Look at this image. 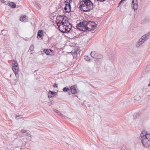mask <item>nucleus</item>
<instances>
[{"instance_id":"obj_13","label":"nucleus","mask_w":150,"mask_h":150,"mask_svg":"<svg viewBox=\"0 0 150 150\" xmlns=\"http://www.w3.org/2000/svg\"><path fill=\"white\" fill-rule=\"evenodd\" d=\"M67 22H68V21H67L66 20V18H65L64 21H62V22L61 23H62L61 24V25H60V26L59 27V30H61V29L62 28V26H65L67 25Z\"/></svg>"},{"instance_id":"obj_29","label":"nucleus","mask_w":150,"mask_h":150,"mask_svg":"<svg viewBox=\"0 0 150 150\" xmlns=\"http://www.w3.org/2000/svg\"><path fill=\"white\" fill-rule=\"evenodd\" d=\"M64 2L65 4H69L71 3L72 2L71 0H64Z\"/></svg>"},{"instance_id":"obj_5","label":"nucleus","mask_w":150,"mask_h":150,"mask_svg":"<svg viewBox=\"0 0 150 150\" xmlns=\"http://www.w3.org/2000/svg\"><path fill=\"white\" fill-rule=\"evenodd\" d=\"M64 19L65 18L62 16L57 17L56 19V22L57 23V25L59 27V28L62 23H61L62 22V21H64Z\"/></svg>"},{"instance_id":"obj_46","label":"nucleus","mask_w":150,"mask_h":150,"mask_svg":"<svg viewBox=\"0 0 150 150\" xmlns=\"http://www.w3.org/2000/svg\"><path fill=\"white\" fill-rule=\"evenodd\" d=\"M1 2H2V1H4V0H1Z\"/></svg>"},{"instance_id":"obj_18","label":"nucleus","mask_w":150,"mask_h":150,"mask_svg":"<svg viewBox=\"0 0 150 150\" xmlns=\"http://www.w3.org/2000/svg\"><path fill=\"white\" fill-rule=\"evenodd\" d=\"M55 92H54L50 91L48 93V96L49 98L54 97V94Z\"/></svg>"},{"instance_id":"obj_44","label":"nucleus","mask_w":150,"mask_h":150,"mask_svg":"<svg viewBox=\"0 0 150 150\" xmlns=\"http://www.w3.org/2000/svg\"><path fill=\"white\" fill-rule=\"evenodd\" d=\"M19 116V115H16V119H17V117H18Z\"/></svg>"},{"instance_id":"obj_43","label":"nucleus","mask_w":150,"mask_h":150,"mask_svg":"<svg viewBox=\"0 0 150 150\" xmlns=\"http://www.w3.org/2000/svg\"><path fill=\"white\" fill-rule=\"evenodd\" d=\"M72 40V39L71 38H69V42H70V41H71L70 40Z\"/></svg>"},{"instance_id":"obj_32","label":"nucleus","mask_w":150,"mask_h":150,"mask_svg":"<svg viewBox=\"0 0 150 150\" xmlns=\"http://www.w3.org/2000/svg\"><path fill=\"white\" fill-rule=\"evenodd\" d=\"M140 99L139 95H136L134 97V99L135 100H139Z\"/></svg>"},{"instance_id":"obj_23","label":"nucleus","mask_w":150,"mask_h":150,"mask_svg":"<svg viewBox=\"0 0 150 150\" xmlns=\"http://www.w3.org/2000/svg\"><path fill=\"white\" fill-rule=\"evenodd\" d=\"M144 91L143 88L139 89L138 91V92L140 95H142L144 93Z\"/></svg>"},{"instance_id":"obj_3","label":"nucleus","mask_w":150,"mask_h":150,"mask_svg":"<svg viewBox=\"0 0 150 150\" xmlns=\"http://www.w3.org/2000/svg\"><path fill=\"white\" fill-rule=\"evenodd\" d=\"M12 69L16 77H19V74L18 72L19 70V67L17 62H15L13 65L12 67Z\"/></svg>"},{"instance_id":"obj_22","label":"nucleus","mask_w":150,"mask_h":150,"mask_svg":"<svg viewBox=\"0 0 150 150\" xmlns=\"http://www.w3.org/2000/svg\"><path fill=\"white\" fill-rule=\"evenodd\" d=\"M51 51V50H48V49H45L44 50V52L47 55H50V51Z\"/></svg>"},{"instance_id":"obj_33","label":"nucleus","mask_w":150,"mask_h":150,"mask_svg":"<svg viewBox=\"0 0 150 150\" xmlns=\"http://www.w3.org/2000/svg\"><path fill=\"white\" fill-rule=\"evenodd\" d=\"M63 90L64 92L68 91L69 90H70V89L67 88L65 87L63 88Z\"/></svg>"},{"instance_id":"obj_42","label":"nucleus","mask_w":150,"mask_h":150,"mask_svg":"<svg viewBox=\"0 0 150 150\" xmlns=\"http://www.w3.org/2000/svg\"><path fill=\"white\" fill-rule=\"evenodd\" d=\"M23 117V115H19V119L20 118H22Z\"/></svg>"},{"instance_id":"obj_9","label":"nucleus","mask_w":150,"mask_h":150,"mask_svg":"<svg viewBox=\"0 0 150 150\" xmlns=\"http://www.w3.org/2000/svg\"><path fill=\"white\" fill-rule=\"evenodd\" d=\"M71 27H72L71 24L69 23V25H67L65 26V27H64L65 30H60V31L63 33H64V32L67 33V32H68L70 30L71 28Z\"/></svg>"},{"instance_id":"obj_6","label":"nucleus","mask_w":150,"mask_h":150,"mask_svg":"<svg viewBox=\"0 0 150 150\" xmlns=\"http://www.w3.org/2000/svg\"><path fill=\"white\" fill-rule=\"evenodd\" d=\"M148 38H140L139 40L136 44V46L137 47H139L142 45L144 42L147 40Z\"/></svg>"},{"instance_id":"obj_12","label":"nucleus","mask_w":150,"mask_h":150,"mask_svg":"<svg viewBox=\"0 0 150 150\" xmlns=\"http://www.w3.org/2000/svg\"><path fill=\"white\" fill-rule=\"evenodd\" d=\"M28 17L25 15L21 16L20 18V20L23 22H26L28 21Z\"/></svg>"},{"instance_id":"obj_4","label":"nucleus","mask_w":150,"mask_h":150,"mask_svg":"<svg viewBox=\"0 0 150 150\" xmlns=\"http://www.w3.org/2000/svg\"><path fill=\"white\" fill-rule=\"evenodd\" d=\"M88 23H89L88 24V31H93L96 28V25H94L95 23L93 21H89L88 22Z\"/></svg>"},{"instance_id":"obj_24","label":"nucleus","mask_w":150,"mask_h":150,"mask_svg":"<svg viewBox=\"0 0 150 150\" xmlns=\"http://www.w3.org/2000/svg\"><path fill=\"white\" fill-rule=\"evenodd\" d=\"M140 114L139 113H138L135 114H134L133 115L134 120L136 119L137 118H138L140 116Z\"/></svg>"},{"instance_id":"obj_19","label":"nucleus","mask_w":150,"mask_h":150,"mask_svg":"<svg viewBox=\"0 0 150 150\" xmlns=\"http://www.w3.org/2000/svg\"><path fill=\"white\" fill-rule=\"evenodd\" d=\"M8 4L9 6L11 7L14 8L16 7V4H15L14 2H9L8 3Z\"/></svg>"},{"instance_id":"obj_14","label":"nucleus","mask_w":150,"mask_h":150,"mask_svg":"<svg viewBox=\"0 0 150 150\" xmlns=\"http://www.w3.org/2000/svg\"><path fill=\"white\" fill-rule=\"evenodd\" d=\"M98 54L97 52L95 51H93L91 52V56L94 58H98Z\"/></svg>"},{"instance_id":"obj_34","label":"nucleus","mask_w":150,"mask_h":150,"mask_svg":"<svg viewBox=\"0 0 150 150\" xmlns=\"http://www.w3.org/2000/svg\"><path fill=\"white\" fill-rule=\"evenodd\" d=\"M71 46H74L75 45V44L74 43H69Z\"/></svg>"},{"instance_id":"obj_21","label":"nucleus","mask_w":150,"mask_h":150,"mask_svg":"<svg viewBox=\"0 0 150 150\" xmlns=\"http://www.w3.org/2000/svg\"><path fill=\"white\" fill-rule=\"evenodd\" d=\"M116 57V55L115 54H112L111 57L109 58L111 62H113L115 59Z\"/></svg>"},{"instance_id":"obj_25","label":"nucleus","mask_w":150,"mask_h":150,"mask_svg":"<svg viewBox=\"0 0 150 150\" xmlns=\"http://www.w3.org/2000/svg\"><path fill=\"white\" fill-rule=\"evenodd\" d=\"M75 50L74 51V52L72 53V55L74 57H75V55H74V54H76V55L77 56V54L79 52V50L78 48H76V50L75 49Z\"/></svg>"},{"instance_id":"obj_10","label":"nucleus","mask_w":150,"mask_h":150,"mask_svg":"<svg viewBox=\"0 0 150 150\" xmlns=\"http://www.w3.org/2000/svg\"><path fill=\"white\" fill-rule=\"evenodd\" d=\"M132 3L133 5V8L135 11L137 8L138 0H132Z\"/></svg>"},{"instance_id":"obj_11","label":"nucleus","mask_w":150,"mask_h":150,"mask_svg":"<svg viewBox=\"0 0 150 150\" xmlns=\"http://www.w3.org/2000/svg\"><path fill=\"white\" fill-rule=\"evenodd\" d=\"M64 9L66 12L69 13L71 11V5L69 4H65Z\"/></svg>"},{"instance_id":"obj_27","label":"nucleus","mask_w":150,"mask_h":150,"mask_svg":"<svg viewBox=\"0 0 150 150\" xmlns=\"http://www.w3.org/2000/svg\"><path fill=\"white\" fill-rule=\"evenodd\" d=\"M6 50L5 49L3 48H1L0 49V53H6Z\"/></svg>"},{"instance_id":"obj_17","label":"nucleus","mask_w":150,"mask_h":150,"mask_svg":"<svg viewBox=\"0 0 150 150\" xmlns=\"http://www.w3.org/2000/svg\"><path fill=\"white\" fill-rule=\"evenodd\" d=\"M88 23L87 24L84 25H83L82 26V31H86L87 30H88ZM84 25V24H83Z\"/></svg>"},{"instance_id":"obj_1","label":"nucleus","mask_w":150,"mask_h":150,"mask_svg":"<svg viewBox=\"0 0 150 150\" xmlns=\"http://www.w3.org/2000/svg\"><path fill=\"white\" fill-rule=\"evenodd\" d=\"M140 137L142 143L145 147L150 146V134L144 131L141 134Z\"/></svg>"},{"instance_id":"obj_41","label":"nucleus","mask_w":150,"mask_h":150,"mask_svg":"<svg viewBox=\"0 0 150 150\" xmlns=\"http://www.w3.org/2000/svg\"><path fill=\"white\" fill-rule=\"evenodd\" d=\"M125 1V0H121L120 2V3H122L124 1Z\"/></svg>"},{"instance_id":"obj_35","label":"nucleus","mask_w":150,"mask_h":150,"mask_svg":"<svg viewBox=\"0 0 150 150\" xmlns=\"http://www.w3.org/2000/svg\"><path fill=\"white\" fill-rule=\"evenodd\" d=\"M34 47L33 46H31L30 48V50L31 51L33 50L34 49Z\"/></svg>"},{"instance_id":"obj_26","label":"nucleus","mask_w":150,"mask_h":150,"mask_svg":"<svg viewBox=\"0 0 150 150\" xmlns=\"http://www.w3.org/2000/svg\"><path fill=\"white\" fill-rule=\"evenodd\" d=\"M150 37V31L148 32L146 34H145L143 35L141 38H149Z\"/></svg>"},{"instance_id":"obj_39","label":"nucleus","mask_w":150,"mask_h":150,"mask_svg":"<svg viewBox=\"0 0 150 150\" xmlns=\"http://www.w3.org/2000/svg\"><path fill=\"white\" fill-rule=\"evenodd\" d=\"M65 26H62V28L61 29V30H64L65 28H64Z\"/></svg>"},{"instance_id":"obj_7","label":"nucleus","mask_w":150,"mask_h":150,"mask_svg":"<svg viewBox=\"0 0 150 150\" xmlns=\"http://www.w3.org/2000/svg\"><path fill=\"white\" fill-rule=\"evenodd\" d=\"M38 36L40 38H43L44 37L46 38L48 37V35L44 31L40 30H39L38 33Z\"/></svg>"},{"instance_id":"obj_37","label":"nucleus","mask_w":150,"mask_h":150,"mask_svg":"<svg viewBox=\"0 0 150 150\" xmlns=\"http://www.w3.org/2000/svg\"><path fill=\"white\" fill-rule=\"evenodd\" d=\"M58 86V85L57 83H55L53 85V87L54 88H57Z\"/></svg>"},{"instance_id":"obj_36","label":"nucleus","mask_w":150,"mask_h":150,"mask_svg":"<svg viewBox=\"0 0 150 150\" xmlns=\"http://www.w3.org/2000/svg\"><path fill=\"white\" fill-rule=\"evenodd\" d=\"M53 111L55 112H56V113H58V112H59V111L58 110H57V109H53Z\"/></svg>"},{"instance_id":"obj_38","label":"nucleus","mask_w":150,"mask_h":150,"mask_svg":"<svg viewBox=\"0 0 150 150\" xmlns=\"http://www.w3.org/2000/svg\"><path fill=\"white\" fill-rule=\"evenodd\" d=\"M98 58H97V59H99L101 58L102 57V56L101 55H98Z\"/></svg>"},{"instance_id":"obj_30","label":"nucleus","mask_w":150,"mask_h":150,"mask_svg":"<svg viewBox=\"0 0 150 150\" xmlns=\"http://www.w3.org/2000/svg\"><path fill=\"white\" fill-rule=\"evenodd\" d=\"M85 59L87 61H90V59L89 58V57L88 56H85Z\"/></svg>"},{"instance_id":"obj_28","label":"nucleus","mask_w":150,"mask_h":150,"mask_svg":"<svg viewBox=\"0 0 150 150\" xmlns=\"http://www.w3.org/2000/svg\"><path fill=\"white\" fill-rule=\"evenodd\" d=\"M26 136L28 137V139L29 140H30L31 139V135L28 132H26Z\"/></svg>"},{"instance_id":"obj_8","label":"nucleus","mask_w":150,"mask_h":150,"mask_svg":"<svg viewBox=\"0 0 150 150\" xmlns=\"http://www.w3.org/2000/svg\"><path fill=\"white\" fill-rule=\"evenodd\" d=\"M88 23V21H83L82 22H80L79 23L77 24L76 25V27L77 29L82 31V26L83 25V24L84 25L87 24Z\"/></svg>"},{"instance_id":"obj_45","label":"nucleus","mask_w":150,"mask_h":150,"mask_svg":"<svg viewBox=\"0 0 150 150\" xmlns=\"http://www.w3.org/2000/svg\"><path fill=\"white\" fill-rule=\"evenodd\" d=\"M120 4H121V3H120L119 2V6H120Z\"/></svg>"},{"instance_id":"obj_15","label":"nucleus","mask_w":150,"mask_h":150,"mask_svg":"<svg viewBox=\"0 0 150 150\" xmlns=\"http://www.w3.org/2000/svg\"><path fill=\"white\" fill-rule=\"evenodd\" d=\"M71 93L73 94H74L77 93V90L76 89V87L75 86H71Z\"/></svg>"},{"instance_id":"obj_2","label":"nucleus","mask_w":150,"mask_h":150,"mask_svg":"<svg viewBox=\"0 0 150 150\" xmlns=\"http://www.w3.org/2000/svg\"><path fill=\"white\" fill-rule=\"evenodd\" d=\"M85 2L86 1L85 0H83V1L80 2L81 4L79 6L80 9L85 12L89 11L92 10L93 8L90 6H88L87 4H87V3H86Z\"/></svg>"},{"instance_id":"obj_31","label":"nucleus","mask_w":150,"mask_h":150,"mask_svg":"<svg viewBox=\"0 0 150 150\" xmlns=\"http://www.w3.org/2000/svg\"><path fill=\"white\" fill-rule=\"evenodd\" d=\"M28 132V131L27 130L23 129L21 131V133H25L26 134V132Z\"/></svg>"},{"instance_id":"obj_40","label":"nucleus","mask_w":150,"mask_h":150,"mask_svg":"<svg viewBox=\"0 0 150 150\" xmlns=\"http://www.w3.org/2000/svg\"><path fill=\"white\" fill-rule=\"evenodd\" d=\"M150 68V65H147L146 67V69H147Z\"/></svg>"},{"instance_id":"obj_20","label":"nucleus","mask_w":150,"mask_h":150,"mask_svg":"<svg viewBox=\"0 0 150 150\" xmlns=\"http://www.w3.org/2000/svg\"><path fill=\"white\" fill-rule=\"evenodd\" d=\"M23 140H22L21 139L20 140H19V143H20V144L22 146H24L25 145V144L26 143V139H23Z\"/></svg>"},{"instance_id":"obj_16","label":"nucleus","mask_w":150,"mask_h":150,"mask_svg":"<svg viewBox=\"0 0 150 150\" xmlns=\"http://www.w3.org/2000/svg\"><path fill=\"white\" fill-rule=\"evenodd\" d=\"M86 1V3H87L86 4L88 5V6H90L92 8L93 7V4L92 2L90 0H85Z\"/></svg>"}]
</instances>
